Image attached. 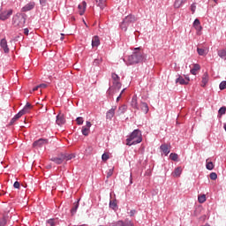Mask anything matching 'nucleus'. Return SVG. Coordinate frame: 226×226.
I'll use <instances>...</instances> for the list:
<instances>
[{
	"label": "nucleus",
	"instance_id": "36",
	"mask_svg": "<svg viewBox=\"0 0 226 226\" xmlns=\"http://www.w3.org/2000/svg\"><path fill=\"white\" fill-rule=\"evenodd\" d=\"M76 123L77 124H84V118H82L81 117H79L76 118Z\"/></svg>",
	"mask_w": 226,
	"mask_h": 226
},
{
	"label": "nucleus",
	"instance_id": "25",
	"mask_svg": "<svg viewBox=\"0 0 226 226\" xmlns=\"http://www.w3.org/2000/svg\"><path fill=\"white\" fill-rule=\"evenodd\" d=\"M200 70V65L199 64H195L193 65V68L191 70L192 75H197V72Z\"/></svg>",
	"mask_w": 226,
	"mask_h": 226
},
{
	"label": "nucleus",
	"instance_id": "15",
	"mask_svg": "<svg viewBox=\"0 0 226 226\" xmlns=\"http://www.w3.org/2000/svg\"><path fill=\"white\" fill-rule=\"evenodd\" d=\"M139 107L143 114H147L149 112V106L147 105V103L141 102Z\"/></svg>",
	"mask_w": 226,
	"mask_h": 226
},
{
	"label": "nucleus",
	"instance_id": "54",
	"mask_svg": "<svg viewBox=\"0 0 226 226\" xmlns=\"http://www.w3.org/2000/svg\"><path fill=\"white\" fill-rule=\"evenodd\" d=\"M119 100H121V94H120L119 96L117 98V102H119Z\"/></svg>",
	"mask_w": 226,
	"mask_h": 226
},
{
	"label": "nucleus",
	"instance_id": "14",
	"mask_svg": "<svg viewBox=\"0 0 226 226\" xmlns=\"http://www.w3.org/2000/svg\"><path fill=\"white\" fill-rule=\"evenodd\" d=\"M86 6H87V4H86V2H82L80 4H79L78 10L79 15H84V13L86 12Z\"/></svg>",
	"mask_w": 226,
	"mask_h": 226
},
{
	"label": "nucleus",
	"instance_id": "20",
	"mask_svg": "<svg viewBox=\"0 0 226 226\" xmlns=\"http://www.w3.org/2000/svg\"><path fill=\"white\" fill-rule=\"evenodd\" d=\"M208 81H209V75L207 74V72H205L202 76L201 87H206V84H207Z\"/></svg>",
	"mask_w": 226,
	"mask_h": 226
},
{
	"label": "nucleus",
	"instance_id": "21",
	"mask_svg": "<svg viewBox=\"0 0 226 226\" xmlns=\"http://www.w3.org/2000/svg\"><path fill=\"white\" fill-rule=\"evenodd\" d=\"M100 46V37L97 35L94 36L92 39V47H99Z\"/></svg>",
	"mask_w": 226,
	"mask_h": 226
},
{
	"label": "nucleus",
	"instance_id": "34",
	"mask_svg": "<svg viewBox=\"0 0 226 226\" xmlns=\"http://www.w3.org/2000/svg\"><path fill=\"white\" fill-rule=\"evenodd\" d=\"M225 113H226V107L222 106V108H220L218 114L219 116H224Z\"/></svg>",
	"mask_w": 226,
	"mask_h": 226
},
{
	"label": "nucleus",
	"instance_id": "43",
	"mask_svg": "<svg viewBox=\"0 0 226 226\" xmlns=\"http://www.w3.org/2000/svg\"><path fill=\"white\" fill-rule=\"evenodd\" d=\"M117 204H116L114 201H110L109 202V207L112 208V209H115V207H117Z\"/></svg>",
	"mask_w": 226,
	"mask_h": 226
},
{
	"label": "nucleus",
	"instance_id": "41",
	"mask_svg": "<svg viewBox=\"0 0 226 226\" xmlns=\"http://www.w3.org/2000/svg\"><path fill=\"white\" fill-rule=\"evenodd\" d=\"M64 160H66V162L72 160V158H75V155H73V154L64 155Z\"/></svg>",
	"mask_w": 226,
	"mask_h": 226
},
{
	"label": "nucleus",
	"instance_id": "1",
	"mask_svg": "<svg viewBox=\"0 0 226 226\" xmlns=\"http://www.w3.org/2000/svg\"><path fill=\"white\" fill-rule=\"evenodd\" d=\"M145 60L144 52L140 51L139 48H135L134 52L128 57L127 64H139V63H142Z\"/></svg>",
	"mask_w": 226,
	"mask_h": 226
},
{
	"label": "nucleus",
	"instance_id": "16",
	"mask_svg": "<svg viewBox=\"0 0 226 226\" xmlns=\"http://www.w3.org/2000/svg\"><path fill=\"white\" fill-rule=\"evenodd\" d=\"M66 123V120L64 119V116L62 114H59L56 116V124L58 126H61L62 124H64Z\"/></svg>",
	"mask_w": 226,
	"mask_h": 226
},
{
	"label": "nucleus",
	"instance_id": "57",
	"mask_svg": "<svg viewBox=\"0 0 226 226\" xmlns=\"http://www.w3.org/2000/svg\"><path fill=\"white\" fill-rule=\"evenodd\" d=\"M212 1H214V3H215V4H217V3H218V0H212Z\"/></svg>",
	"mask_w": 226,
	"mask_h": 226
},
{
	"label": "nucleus",
	"instance_id": "11",
	"mask_svg": "<svg viewBox=\"0 0 226 226\" xmlns=\"http://www.w3.org/2000/svg\"><path fill=\"white\" fill-rule=\"evenodd\" d=\"M193 27L197 31V34H200V32L202 31V26H200V20L195 19L193 22Z\"/></svg>",
	"mask_w": 226,
	"mask_h": 226
},
{
	"label": "nucleus",
	"instance_id": "24",
	"mask_svg": "<svg viewBox=\"0 0 226 226\" xmlns=\"http://www.w3.org/2000/svg\"><path fill=\"white\" fill-rule=\"evenodd\" d=\"M128 223H132V221H128L125 223H124L123 221H118L111 223L110 226H128Z\"/></svg>",
	"mask_w": 226,
	"mask_h": 226
},
{
	"label": "nucleus",
	"instance_id": "7",
	"mask_svg": "<svg viewBox=\"0 0 226 226\" xmlns=\"http://www.w3.org/2000/svg\"><path fill=\"white\" fill-rule=\"evenodd\" d=\"M13 15V10L9 9L0 12V20H8Z\"/></svg>",
	"mask_w": 226,
	"mask_h": 226
},
{
	"label": "nucleus",
	"instance_id": "28",
	"mask_svg": "<svg viewBox=\"0 0 226 226\" xmlns=\"http://www.w3.org/2000/svg\"><path fill=\"white\" fill-rule=\"evenodd\" d=\"M217 54L222 59H226V49L218 50Z\"/></svg>",
	"mask_w": 226,
	"mask_h": 226
},
{
	"label": "nucleus",
	"instance_id": "10",
	"mask_svg": "<svg viewBox=\"0 0 226 226\" xmlns=\"http://www.w3.org/2000/svg\"><path fill=\"white\" fill-rule=\"evenodd\" d=\"M0 47L5 54H8V52H10V48H8V41H6V39L1 40Z\"/></svg>",
	"mask_w": 226,
	"mask_h": 226
},
{
	"label": "nucleus",
	"instance_id": "48",
	"mask_svg": "<svg viewBox=\"0 0 226 226\" xmlns=\"http://www.w3.org/2000/svg\"><path fill=\"white\" fill-rule=\"evenodd\" d=\"M38 89H40L39 86L34 87L33 90L31 91V93H34V91H38Z\"/></svg>",
	"mask_w": 226,
	"mask_h": 226
},
{
	"label": "nucleus",
	"instance_id": "45",
	"mask_svg": "<svg viewBox=\"0 0 226 226\" xmlns=\"http://www.w3.org/2000/svg\"><path fill=\"white\" fill-rule=\"evenodd\" d=\"M185 82H187V84H190V77L188 75L185 76Z\"/></svg>",
	"mask_w": 226,
	"mask_h": 226
},
{
	"label": "nucleus",
	"instance_id": "31",
	"mask_svg": "<svg viewBox=\"0 0 226 226\" xmlns=\"http://www.w3.org/2000/svg\"><path fill=\"white\" fill-rule=\"evenodd\" d=\"M82 134L85 136V137H87V135H89V128L86 127V126H83L82 127Z\"/></svg>",
	"mask_w": 226,
	"mask_h": 226
},
{
	"label": "nucleus",
	"instance_id": "55",
	"mask_svg": "<svg viewBox=\"0 0 226 226\" xmlns=\"http://www.w3.org/2000/svg\"><path fill=\"white\" fill-rule=\"evenodd\" d=\"M111 88L109 87L108 90V94H110Z\"/></svg>",
	"mask_w": 226,
	"mask_h": 226
},
{
	"label": "nucleus",
	"instance_id": "27",
	"mask_svg": "<svg viewBox=\"0 0 226 226\" xmlns=\"http://www.w3.org/2000/svg\"><path fill=\"white\" fill-rule=\"evenodd\" d=\"M9 217L6 215H4L2 218H0V226H5L6 223H8Z\"/></svg>",
	"mask_w": 226,
	"mask_h": 226
},
{
	"label": "nucleus",
	"instance_id": "29",
	"mask_svg": "<svg viewBox=\"0 0 226 226\" xmlns=\"http://www.w3.org/2000/svg\"><path fill=\"white\" fill-rule=\"evenodd\" d=\"M197 52H198L199 56H207V50L205 49L198 48Z\"/></svg>",
	"mask_w": 226,
	"mask_h": 226
},
{
	"label": "nucleus",
	"instance_id": "35",
	"mask_svg": "<svg viewBox=\"0 0 226 226\" xmlns=\"http://www.w3.org/2000/svg\"><path fill=\"white\" fill-rule=\"evenodd\" d=\"M170 160H172L173 162H177V158H178L177 154L171 153V154H170Z\"/></svg>",
	"mask_w": 226,
	"mask_h": 226
},
{
	"label": "nucleus",
	"instance_id": "12",
	"mask_svg": "<svg viewBox=\"0 0 226 226\" xmlns=\"http://www.w3.org/2000/svg\"><path fill=\"white\" fill-rule=\"evenodd\" d=\"M51 162H54V163H56V165H61V163L64 162V154L51 158Z\"/></svg>",
	"mask_w": 226,
	"mask_h": 226
},
{
	"label": "nucleus",
	"instance_id": "59",
	"mask_svg": "<svg viewBox=\"0 0 226 226\" xmlns=\"http://www.w3.org/2000/svg\"><path fill=\"white\" fill-rule=\"evenodd\" d=\"M132 183H133V182L131 180V185H132Z\"/></svg>",
	"mask_w": 226,
	"mask_h": 226
},
{
	"label": "nucleus",
	"instance_id": "2",
	"mask_svg": "<svg viewBox=\"0 0 226 226\" xmlns=\"http://www.w3.org/2000/svg\"><path fill=\"white\" fill-rule=\"evenodd\" d=\"M126 140L127 146H135V144H140V142H142V133L139 130H134Z\"/></svg>",
	"mask_w": 226,
	"mask_h": 226
},
{
	"label": "nucleus",
	"instance_id": "6",
	"mask_svg": "<svg viewBox=\"0 0 226 226\" xmlns=\"http://www.w3.org/2000/svg\"><path fill=\"white\" fill-rule=\"evenodd\" d=\"M111 79L113 80V87L116 89H121V79L116 72L111 73Z\"/></svg>",
	"mask_w": 226,
	"mask_h": 226
},
{
	"label": "nucleus",
	"instance_id": "40",
	"mask_svg": "<svg viewBox=\"0 0 226 226\" xmlns=\"http://www.w3.org/2000/svg\"><path fill=\"white\" fill-rule=\"evenodd\" d=\"M109 154H103L102 155V162H107V160H109Z\"/></svg>",
	"mask_w": 226,
	"mask_h": 226
},
{
	"label": "nucleus",
	"instance_id": "13",
	"mask_svg": "<svg viewBox=\"0 0 226 226\" xmlns=\"http://www.w3.org/2000/svg\"><path fill=\"white\" fill-rule=\"evenodd\" d=\"M181 174H183V168L177 167L172 172L171 176L173 177H181Z\"/></svg>",
	"mask_w": 226,
	"mask_h": 226
},
{
	"label": "nucleus",
	"instance_id": "53",
	"mask_svg": "<svg viewBox=\"0 0 226 226\" xmlns=\"http://www.w3.org/2000/svg\"><path fill=\"white\" fill-rule=\"evenodd\" d=\"M60 40H61V41H63V40H64V34H61Z\"/></svg>",
	"mask_w": 226,
	"mask_h": 226
},
{
	"label": "nucleus",
	"instance_id": "44",
	"mask_svg": "<svg viewBox=\"0 0 226 226\" xmlns=\"http://www.w3.org/2000/svg\"><path fill=\"white\" fill-rule=\"evenodd\" d=\"M13 186H14V188L19 189V188H20V183H19L18 181H16V182L14 183Z\"/></svg>",
	"mask_w": 226,
	"mask_h": 226
},
{
	"label": "nucleus",
	"instance_id": "9",
	"mask_svg": "<svg viewBox=\"0 0 226 226\" xmlns=\"http://www.w3.org/2000/svg\"><path fill=\"white\" fill-rule=\"evenodd\" d=\"M117 109V106H112L110 109H109L106 113V119H112L114 116H116V110Z\"/></svg>",
	"mask_w": 226,
	"mask_h": 226
},
{
	"label": "nucleus",
	"instance_id": "18",
	"mask_svg": "<svg viewBox=\"0 0 226 226\" xmlns=\"http://www.w3.org/2000/svg\"><path fill=\"white\" fill-rule=\"evenodd\" d=\"M128 106H126L125 104L120 106L117 111V116H123V114H124V112H126Z\"/></svg>",
	"mask_w": 226,
	"mask_h": 226
},
{
	"label": "nucleus",
	"instance_id": "17",
	"mask_svg": "<svg viewBox=\"0 0 226 226\" xmlns=\"http://www.w3.org/2000/svg\"><path fill=\"white\" fill-rule=\"evenodd\" d=\"M176 84H180V86H188L186 79L181 75H178V78L176 79Z\"/></svg>",
	"mask_w": 226,
	"mask_h": 226
},
{
	"label": "nucleus",
	"instance_id": "22",
	"mask_svg": "<svg viewBox=\"0 0 226 226\" xmlns=\"http://www.w3.org/2000/svg\"><path fill=\"white\" fill-rule=\"evenodd\" d=\"M34 8V3H30L25 5L22 9L21 11H30V10H33Z\"/></svg>",
	"mask_w": 226,
	"mask_h": 226
},
{
	"label": "nucleus",
	"instance_id": "56",
	"mask_svg": "<svg viewBox=\"0 0 226 226\" xmlns=\"http://www.w3.org/2000/svg\"><path fill=\"white\" fill-rule=\"evenodd\" d=\"M124 91H125V89H123V90L121 91L120 94L122 95L123 93H124Z\"/></svg>",
	"mask_w": 226,
	"mask_h": 226
},
{
	"label": "nucleus",
	"instance_id": "46",
	"mask_svg": "<svg viewBox=\"0 0 226 226\" xmlns=\"http://www.w3.org/2000/svg\"><path fill=\"white\" fill-rule=\"evenodd\" d=\"M40 3L41 6H45V4H47V0H40Z\"/></svg>",
	"mask_w": 226,
	"mask_h": 226
},
{
	"label": "nucleus",
	"instance_id": "26",
	"mask_svg": "<svg viewBox=\"0 0 226 226\" xmlns=\"http://www.w3.org/2000/svg\"><path fill=\"white\" fill-rule=\"evenodd\" d=\"M161 149L166 156H167V154H169V153H170V149H169V146L167 144L162 145Z\"/></svg>",
	"mask_w": 226,
	"mask_h": 226
},
{
	"label": "nucleus",
	"instance_id": "4",
	"mask_svg": "<svg viewBox=\"0 0 226 226\" xmlns=\"http://www.w3.org/2000/svg\"><path fill=\"white\" fill-rule=\"evenodd\" d=\"M133 22H137V18H135V16H126L123 22L120 24V27L123 29V31H127L128 26H130V24H133Z\"/></svg>",
	"mask_w": 226,
	"mask_h": 226
},
{
	"label": "nucleus",
	"instance_id": "47",
	"mask_svg": "<svg viewBox=\"0 0 226 226\" xmlns=\"http://www.w3.org/2000/svg\"><path fill=\"white\" fill-rule=\"evenodd\" d=\"M197 7L195 6V5H192L191 6V11H192V13H195V9H196Z\"/></svg>",
	"mask_w": 226,
	"mask_h": 226
},
{
	"label": "nucleus",
	"instance_id": "23",
	"mask_svg": "<svg viewBox=\"0 0 226 226\" xmlns=\"http://www.w3.org/2000/svg\"><path fill=\"white\" fill-rule=\"evenodd\" d=\"M97 6L101 8V10H104L105 6H107V1L106 0H96Z\"/></svg>",
	"mask_w": 226,
	"mask_h": 226
},
{
	"label": "nucleus",
	"instance_id": "30",
	"mask_svg": "<svg viewBox=\"0 0 226 226\" xmlns=\"http://www.w3.org/2000/svg\"><path fill=\"white\" fill-rule=\"evenodd\" d=\"M77 209H79V201L73 204V207L71 210L72 215H75L77 213Z\"/></svg>",
	"mask_w": 226,
	"mask_h": 226
},
{
	"label": "nucleus",
	"instance_id": "51",
	"mask_svg": "<svg viewBox=\"0 0 226 226\" xmlns=\"http://www.w3.org/2000/svg\"><path fill=\"white\" fill-rule=\"evenodd\" d=\"M94 64H100V63H102V60H99V59H95L94 61Z\"/></svg>",
	"mask_w": 226,
	"mask_h": 226
},
{
	"label": "nucleus",
	"instance_id": "52",
	"mask_svg": "<svg viewBox=\"0 0 226 226\" xmlns=\"http://www.w3.org/2000/svg\"><path fill=\"white\" fill-rule=\"evenodd\" d=\"M39 87H41L42 89H45V87H47L46 84H41L39 85Z\"/></svg>",
	"mask_w": 226,
	"mask_h": 226
},
{
	"label": "nucleus",
	"instance_id": "3",
	"mask_svg": "<svg viewBox=\"0 0 226 226\" xmlns=\"http://www.w3.org/2000/svg\"><path fill=\"white\" fill-rule=\"evenodd\" d=\"M33 106H31V103L27 102L26 104V106L23 108V109H21L18 114H16L14 116L13 118H11L10 124H13L15 123V121H18V119H20L21 116H24L25 114H27V112H29V110H31V108Z\"/></svg>",
	"mask_w": 226,
	"mask_h": 226
},
{
	"label": "nucleus",
	"instance_id": "32",
	"mask_svg": "<svg viewBox=\"0 0 226 226\" xmlns=\"http://www.w3.org/2000/svg\"><path fill=\"white\" fill-rule=\"evenodd\" d=\"M207 170H213V169H215V165L213 164V162H207Z\"/></svg>",
	"mask_w": 226,
	"mask_h": 226
},
{
	"label": "nucleus",
	"instance_id": "58",
	"mask_svg": "<svg viewBox=\"0 0 226 226\" xmlns=\"http://www.w3.org/2000/svg\"><path fill=\"white\" fill-rule=\"evenodd\" d=\"M72 20H75V18H72Z\"/></svg>",
	"mask_w": 226,
	"mask_h": 226
},
{
	"label": "nucleus",
	"instance_id": "37",
	"mask_svg": "<svg viewBox=\"0 0 226 226\" xmlns=\"http://www.w3.org/2000/svg\"><path fill=\"white\" fill-rule=\"evenodd\" d=\"M48 225L56 226V219H49L47 221Z\"/></svg>",
	"mask_w": 226,
	"mask_h": 226
},
{
	"label": "nucleus",
	"instance_id": "8",
	"mask_svg": "<svg viewBox=\"0 0 226 226\" xmlns=\"http://www.w3.org/2000/svg\"><path fill=\"white\" fill-rule=\"evenodd\" d=\"M47 144H49V139H39L33 143V147H43V146H47Z\"/></svg>",
	"mask_w": 226,
	"mask_h": 226
},
{
	"label": "nucleus",
	"instance_id": "38",
	"mask_svg": "<svg viewBox=\"0 0 226 226\" xmlns=\"http://www.w3.org/2000/svg\"><path fill=\"white\" fill-rule=\"evenodd\" d=\"M219 87L221 91H223V89H226V81H222L219 85Z\"/></svg>",
	"mask_w": 226,
	"mask_h": 226
},
{
	"label": "nucleus",
	"instance_id": "42",
	"mask_svg": "<svg viewBox=\"0 0 226 226\" xmlns=\"http://www.w3.org/2000/svg\"><path fill=\"white\" fill-rule=\"evenodd\" d=\"M112 174H114V168L109 170V171L107 172V177H110Z\"/></svg>",
	"mask_w": 226,
	"mask_h": 226
},
{
	"label": "nucleus",
	"instance_id": "39",
	"mask_svg": "<svg viewBox=\"0 0 226 226\" xmlns=\"http://www.w3.org/2000/svg\"><path fill=\"white\" fill-rule=\"evenodd\" d=\"M217 178H218V175H216V173L212 172L210 174V179H212V181H215V179H217Z\"/></svg>",
	"mask_w": 226,
	"mask_h": 226
},
{
	"label": "nucleus",
	"instance_id": "5",
	"mask_svg": "<svg viewBox=\"0 0 226 226\" xmlns=\"http://www.w3.org/2000/svg\"><path fill=\"white\" fill-rule=\"evenodd\" d=\"M26 23V19L22 16L15 15L12 18V25L14 27H23Z\"/></svg>",
	"mask_w": 226,
	"mask_h": 226
},
{
	"label": "nucleus",
	"instance_id": "19",
	"mask_svg": "<svg viewBox=\"0 0 226 226\" xmlns=\"http://www.w3.org/2000/svg\"><path fill=\"white\" fill-rule=\"evenodd\" d=\"M131 107L139 110V102H137V95H133L131 102Z\"/></svg>",
	"mask_w": 226,
	"mask_h": 226
},
{
	"label": "nucleus",
	"instance_id": "49",
	"mask_svg": "<svg viewBox=\"0 0 226 226\" xmlns=\"http://www.w3.org/2000/svg\"><path fill=\"white\" fill-rule=\"evenodd\" d=\"M92 124L91 122H87V125L85 126V128H91Z\"/></svg>",
	"mask_w": 226,
	"mask_h": 226
},
{
	"label": "nucleus",
	"instance_id": "33",
	"mask_svg": "<svg viewBox=\"0 0 226 226\" xmlns=\"http://www.w3.org/2000/svg\"><path fill=\"white\" fill-rule=\"evenodd\" d=\"M198 200L200 204H204V201L206 200V194H202L198 197Z\"/></svg>",
	"mask_w": 226,
	"mask_h": 226
},
{
	"label": "nucleus",
	"instance_id": "50",
	"mask_svg": "<svg viewBox=\"0 0 226 226\" xmlns=\"http://www.w3.org/2000/svg\"><path fill=\"white\" fill-rule=\"evenodd\" d=\"M24 34H26L27 36V34H29V29L25 28L24 29Z\"/></svg>",
	"mask_w": 226,
	"mask_h": 226
}]
</instances>
